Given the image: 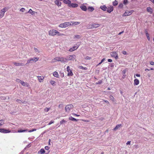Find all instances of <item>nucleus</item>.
I'll list each match as a JSON object with an SVG mask.
<instances>
[{"label": "nucleus", "mask_w": 154, "mask_h": 154, "mask_svg": "<svg viewBox=\"0 0 154 154\" xmlns=\"http://www.w3.org/2000/svg\"><path fill=\"white\" fill-rule=\"evenodd\" d=\"M39 58L38 57H34L33 58H31L28 60L27 62L26 65H28L30 63H32L33 62H35L38 60Z\"/></svg>", "instance_id": "f257e3e1"}, {"label": "nucleus", "mask_w": 154, "mask_h": 154, "mask_svg": "<svg viewBox=\"0 0 154 154\" xmlns=\"http://www.w3.org/2000/svg\"><path fill=\"white\" fill-rule=\"evenodd\" d=\"M70 25H71V23L70 22H66L60 24L59 25V27L62 28H66Z\"/></svg>", "instance_id": "f03ea898"}, {"label": "nucleus", "mask_w": 154, "mask_h": 154, "mask_svg": "<svg viewBox=\"0 0 154 154\" xmlns=\"http://www.w3.org/2000/svg\"><path fill=\"white\" fill-rule=\"evenodd\" d=\"M76 56L75 54H73L67 56L66 57L67 62L69 60L74 61L75 60Z\"/></svg>", "instance_id": "7ed1b4c3"}, {"label": "nucleus", "mask_w": 154, "mask_h": 154, "mask_svg": "<svg viewBox=\"0 0 154 154\" xmlns=\"http://www.w3.org/2000/svg\"><path fill=\"white\" fill-rule=\"evenodd\" d=\"M8 9L7 8L5 7L2 9L0 11V18H2L4 15L5 13L8 10Z\"/></svg>", "instance_id": "20e7f679"}, {"label": "nucleus", "mask_w": 154, "mask_h": 154, "mask_svg": "<svg viewBox=\"0 0 154 154\" xmlns=\"http://www.w3.org/2000/svg\"><path fill=\"white\" fill-rule=\"evenodd\" d=\"M80 45V42L77 43L75 45L72 47L70 48L69 50V51L70 52H72L75 50H76L78 49Z\"/></svg>", "instance_id": "39448f33"}, {"label": "nucleus", "mask_w": 154, "mask_h": 154, "mask_svg": "<svg viewBox=\"0 0 154 154\" xmlns=\"http://www.w3.org/2000/svg\"><path fill=\"white\" fill-rule=\"evenodd\" d=\"M73 107V106L72 104H70L66 106L65 108V110L66 112H69L71 109H72Z\"/></svg>", "instance_id": "423d86ee"}, {"label": "nucleus", "mask_w": 154, "mask_h": 154, "mask_svg": "<svg viewBox=\"0 0 154 154\" xmlns=\"http://www.w3.org/2000/svg\"><path fill=\"white\" fill-rule=\"evenodd\" d=\"M133 10L126 11L123 14V16H126L131 15L133 12Z\"/></svg>", "instance_id": "0eeeda50"}, {"label": "nucleus", "mask_w": 154, "mask_h": 154, "mask_svg": "<svg viewBox=\"0 0 154 154\" xmlns=\"http://www.w3.org/2000/svg\"><path fill=\"white\" fill-rule=\"evenodd\" d=\"M49 35L54 36L57 34V30L55 29L50 30L49 31Z\"/></svg>", "instance_id": "6e6552de"}, {"label": "nucleus", "mask_w": 154, "mask_h": 154, "mask_svg": "<svg viewBox=\"0 0 154 154\" xmlns=\"http://www.w3.org/2000/svg\"><path fill=\"white\" fill-rule=\"evenodd\" d=\"M67 71L68 72L67 75L68 76H71L73 75V74L71 70L70 69V67L69 66H68L66 68Z\"/></svg>", "instance_id": "1a4fd4ad"}, {"label": "nucleus", "mask_w": 154, "mask_h": 154, "mask_svg": "<svg viewBox=\"0 0 154 154\" xmlns=\"http://www.w3.org/2000/svg\"><path fill=\"white\" fill-rule=\"evenodd\" d=\"M0 132L4 134L8 133L11 132V131L4 128H0Z\"/></svg>", "instance_id": "9d476101"}, {"label": "nucleus", "mask_w": 154, "mask_h": 154, "mask_svg": "<svg viewBox=\"0 0 154 154\" xmlns=\"http://www.w3.org/2000/svg\"><path fill=\"white\" fill-rule=\"evenodd\" d=\"M60 57H56L51 60V62H55L56 61H60Z\"/></svg>", "instance_id": "9b49d317"}, {"label": "nucleus", "mask_w": 154, "mask_h": 154, "mask_svg": "<svg viewBox=\"0 0 154 154\" xmlns=\"http://www.w3.org/2000/svg\"><path fill=\"white\" fill-rule=\"evenodd\" d=\"M78 6V4H77L71 3L69 5V7L70 8H77Z\"/></svg>", "instance_id": "f8f14e48"}, {"label": "nucleus", "mask_w": 154, "mask_h": 154, "mask_svg": "<svg viewBox=\"0 0 154 154\" xmlns=\"http://www.w3.org/2000/svg\"><path fill=\"white\" fill-rule=\"evenodd\" d=\"M13 63L16 66H24V64L22 63L14 62Z\"/></svg>", "instance_id": "ddd939ff"}, {"label": "nucleus", "mask_w": 154, "mask_h": 154, "mask_svg": "<svg viewBox=\"0 0 154 154\" xmlns=\"http://www.w3.org/2000/svg\"><path fill=\"white\" fill-rule=\"evenodd\" d=\"M107 12L109 13H110L113 11V7L111 6L107 8Z\"/></svg>", "instance_id": "4468645a"}, {"label": "nucleus", "mask_w": 154, "mask_h": 154, "mask_svg": "<svg viewBox=\"0 0 154 154\" xmlns=\"http://www.w3.org/2000/svg\"><path fill=\"white\" fill-rule=\"evenodd\" d=\"M60 61L63 63L67 62L66 57L65 58L62 57H60Z\"/></svg>", "instance_id": "2eb2a0df"}, {"label": "nucleus", "mask_w": 154, "mask_h": 154, "mask_svg": "<svg viewBox=\"0 0 154 154\" xmlns=\"http://www.w3.org/2000/svg\"><path fill=\"white\" fill-rule=\"evenodd\" d=\"M55 3L58 7H60L61 6V2H60L58 0H56L55 1Z\"/></svg>", "instance_id": "dca6fc26"}, {"label": "nucleus", "mask_w": 154, "mask_h": 154, "mask_svg": "<svg viewBox=\"0 0 154 154\" xmlns=\"http://www.w3.org/2000/svg\"><path fill=\"white\" fill-rule=\"evenodd\" d=\"M70 22V23H71V25H77L80 23V22H79L71 21Z\"/></svg>", "instance_id": "f3484780"}, {"label": "nucleus", "mask_w": 154, "mask_h": 154, "mask_svg": "<svg viewBox=\"0 0 154 154\" xmlns=\"http://www.w3.org/2000/svg\"><path fill=\"white\" fill-rule=\"evenodd\" d=\"M100 26V24L98 23H94L91 24V26H92V29L93 28H97L98 27Z\"/></svg>", "instance_id": "a211bd4d"}, {"label": "nucleus", "mask_w": 154, "mask_h": 154, "mask_svg": "<svg viewBox=\"0 0 154 154\" xmlns=\"http://www.w3.org/2000/svg\"><path fill=\"white\" fill-rule=\"evenodd\" d=\"M100 8L104 11H106L107 9V7L105 5L100 6Z\"/></svg>", "instance_id": "6ab92c4d"}, {"label": "nucleus", "mask_w": 154, "mask_h": 154, "mask_svg": "<svg viewBox=\"0 0 154 154\" xmlns=\"http://www.w3.org/2000/svg\"><path fill=\"white\" fill-rule=\"evenodd\" d=\"M63 2L64 3L67 4L68 6L71 3V1L69 0H63Z\"/></svg>", "instance_id": "aec40b11"}, {"label": "nucleus", "mask_w": 154, "mask_h": 154, "mask_svg": "<svg viewBox=\"0 0 154 154\" xmlns=\"http://www.w3.org/2000/svg\"><path fill=\"white\" fill-rule=\"evenodd\" d=\"M139 81L137 79H135L134 80V85H137L139 84Z\"/></svg>", "instance_id": "412c9836"}, {"label": "nucleus", "mask_w": 154, "mask_h": 154, "mask_svg": "<svg viewBox=\"0 0 154 154\" xmlns=\"http://www.w3.org/2000/svg\"><path fill=\"white\" fill-rule=\"evenodd\" d=\"M37 77L38 78L39 81L40 82H42L43 81V79H44V77H43L41 76H38Z\"/></svg>", "instance_id": "4be33fe9"}, {"label": "nucleus", "mask_w": 154, "mask_h": 154, "mask_svg": "<svg viewBox=\"0 0 154 154\" xmlns=\"http://www.w3.org/2000/svg\"><path fill=\"white\" fill-rule=\"evenodd\" d=\"M147 11L149 12L150 14H151L152 13V10L151 8L150 7H148L146 8Z\"/></svg>", "instance_id": "5701e85b"}, {"label": "nucleus", "mask_w": 154, "mask_h": 154, "mask_svg": "<svg viewBox=\"0 0 154 154\" xmlns=\"http://www.w3.org/2000/svg\"><path fill=\"white\" fill-rule=\"evenodd\" d=\"M80 8L83 11H86L87 10L86 6L85 5H82L80 6Z\"/></svg>", "instance_id": "b1692460"}, {"label": "nucleus", "mask_w": 154, "mask_h": 154, "mask_svg": "<svg viewBox=\"0 0 154 154\" xmlns=\"http://www.w3.org/2000/svg\"><path fill=\"white\" fill-rule=\"evenodd\" d=\"M69 119L72 121L76 122L78 120V119H76L74 118L71 116L69 117Z\"/></svg>", "instance_id": "393cba45"}, {"label": "nucleus", "mask_w": 154, "mask_h": 154, "mask_svg": "<svg viewBox=\"0 0 154 154\" xmlns=\"http://www.w3.org/2000/svg\"><path fill=\"white\" fill-rule=\"evenodd\" d=\"M122 125L121 124H118L116 125V127L114 128L113 130L114 131H116Z\"/></svg>", "instance_id": "a878e982"}, {"label": "nucleus", "mask_w": 154, "mask_h": 154, "mask_svg": "<svg viewBox=\"0 0 154 154\" xmlns=\"http://www.w3.org/2000/svg\"><path fill=\"white\" fill-rule=\"evenodd\" d=\"M88 10L92 12L94 10V8L92 7H89L88 8Z\"/></svg>", "instance_id": "bb28decb"}, {"label": "nucleus", "mask_w": 154, "mask_h": 154, "mask_svg": "<svg viewBox=\"0 0 154 154\" xmlns=\"http://www.w3.org/2000/svg\"><path fill=\"white\" fill-rule=\"evenodd\" d=\"M28 131L27 130H19L17 131V132L21 133L24 132H27Z\"/></svg>", "instance_id": "cd10ccee"}, {"label": "nucleus", "mask_w": 154, "mask_h": 154, "mask_svg": "<svg viewBox=\"0 0 154 154\" xmlns=\"http://www.w3.org/2000/svg\"><path fill=\"white\" fill-rule=\"evenodd\" d=\"M53 75L57 78H58L59 76V75L58 73L56 72H54L53 73Z\"/></svg>", "instance_id": "c85d7f7f"}, {"label": "nucleus", "mask_w": 154, "mask_h": 154, "mask_svg": "<svg viewBox=\"0 0 154 154\" xmlns=\"http://www.w3.org/2000/svg\"><path fill=\"white\" fill-rule=\"evenodd\" d=\"M39 152H40L41 154H43L45 152V151L44 149H42L38 151V153Z\"/></svg>", "instance_id": "c756f323"}, {"label": "nucleus", "mask_w": 154, "mask_h": 154, "mask_svg": "<svg viewBox=\"0 0 154 154\" xmlns=\"http://www.w3.org/2000/svg\"><path fill=\"white\" fill-rule=\"evenodd\" d=\"M5 123V120L2 119L0 120V126L4 125Z\"/></svg>", "instance_id": "7c9ffc66"}, {"label": "nucleus", "mask_w": 154, "mask_h": 154, "mask_svg": "<svg viewBox=\"0 0 154 154\" xmlns=\"http://www.w3.org/2000/svg\"><path fill=\"white\" fill-rule=\"evenodd\" d=\"M110 99L112 100L113 102H114L115 101V99L113 96L110 95L109 97Z\"/></svg>", "instance_id": "2f4dec72"}, {"label": "nucleus", "mask_w": 154, "mask_h": 154, "mask_svg": "<svg viewBox=\"0 0 154 154\" xmlns=\"http://www.w3.org/2000/svg\"><path fill=\"white\" fill-rule=\"evenodd\" d=\"M20 83L21 85L24 86H26L27 85V84L26 83H25L23 81H21L20 82Z\"/></svg>", "instance_id": "473e14b6"}, {"label": "nucleus", "mask_w": 154, "mask_h": 154, "mask_svg": "<svg viewBox=\"0 0 154 154\" xmlns=\"http://www.w3.org/2000/svg\"><path fill=\"white\" fill-rule=\"evenodd\" d=\"M117 53L115 52H113L111 53V55L112 57H115Z\"/></svg>", "instance_id": "72a5a7b5"}, {"label": "nucleus", "mask_w": 154, "mask_h": 154, "mask_svg": "<svg viewBox=\"0 0 154 154\" xmlns=\"http://www.w3.org/2000/svg\"><path fill=\"white\" fill-rule=\"evenodd\" d=\"M79 68L80 69L85 70H87V67H84L82 66H79Z\"/></svg>", "instance_id": "f704fd0d"}, {"label": "nucleus", "mask_w": 154, "mask_h": 154, "mask_svg": "<svg viewBox=\"0 0 154 154\" xmlns=\"http://www.w3.org/2000/svg\"><path fill=\"white\" fill-rule=\"evenodd\" d=\"M28 12L31 14L32 15H33L34 14L35 12L33 11L31 9H30L29 10Z\"/></svg>", "instance_id": "c9c22d12"}, {"label": "nucleus", "mask_w": 154, "mask_h": 154, "mask_svg": "<svg viewBox=\"0 0 154 154\" xmlns=\"http://www.w3.org/2000/svg\"><path fill=\"white\" fill-rule=\"evenodd\" d=\"M118 2L116 0H115V1H114L112 2V5H113L115 6L117 5L118 4Z\"/></svg>", "instance_id": "e433bc0d"}, {"label": "nucleus", "mask_w": 154, "mask_h": 154, "mask_svg": "<svg viewBox=\"0 0 154 154\" xmlns=\"http://www.w3.org/2000/svg\"><path fill=\"white\" fill-rule=\"evenodd\" d=\"M57 34L58 35L60 36V35H64V34L63 33H60L59 32H58L57 30Z\"/></svg>", "instance_id": "4c0bfd02"}, {"label": "nucleus", "mask_w": 154, "mask_h": 154, "mask_svg": "<svg viewBox=\"0 0 154 154\" xmlns=\"http://www.w3.org/2000/svg\"><path fill=\"white\" fill-rule=\"evenodd\" d=\"M105 60V58H103V59H102L101 62L99 63L97 65V66H98V65L101 64Z\"/></svg>", "instance_id": "58836bf2"}, {"label": "nucleus", "mask_w": 154, "mask_h": 154, "mask_svg": "<svg viewBox=\"0 0 154 154\" xmlns=\"http://www.w3.org/2000/svg\"><path fill=\"white\" fill-rule=\"evenodd\" d=\"M87 28L88 29H92V26H91V24H88L87 26Z\"/></svg>", "instance_id": "ea45409f"}, {"label": "nucleus", "mask_w": 154, "mask_h": 154, "mask_svg": "<svg viewBox=\"0 0 154 154\" xmlns=\"http://www.w3.org/2000/svg\"><path fill=\"white\" fill-rule=\"evenodd\" d=\"M75 38L79 39L81 38V37L80 35H75Z\"/></svg>", "instance_id": "a19ab883"}, {"label": "nucleus", "mask_w": 154, "mask_h": 154, "mask_svg": "<svg viewBox=\"0 0 154 154\" xmlns=\"http://www.w3.org/2000/svg\"><path fill=\"white\" fill-rule=\"evenodd\" d=\"M31 146V143H29L25 147L24 149H26L27 148H29Z\"/></svg>", "instance_id": "79ce46f5"}, {"label": "nucleus", "mask_w": 154, "mask_h": 154, "mask_svg": "<svg viewBox=\"0 0 154 154\" xmlns=\"http://www.w3.org/2000/svg\"><path fill=\"white\" fill-rule=\"evenodd\" d=\"M50 83L53 85H54L55 84V82L53 81H51L50 82Z\"/></svg>", "instance_id": "37998d69"}, {"label": "nucleus", "mask_w": 154, "mask_h": 154, "mask_svg": "<svg viewBox=\"0 0 154 154\" xmlns=\"http://www.w3.org/2000/svg\"><path fill=\"white\" fill-rule=\"evenodd\" d=\"M36 129L34 128V129H32V130H30L29 131H28V132H32L36 131Z\"/></svg>", "instance_id": "c03bdc74"}, {"label": "nucleus", "mask_w": 154, "mask_h": 154, "mask_svg": "<svg viewBox=\"0 0 154 154\" xmlns=\"http://www.w3.org/2000/svg\"><path fill=\"white\" fill-rule=\"evenodd\" d=\"M17 102H18V103H22V101L20 100H19V99H17L16 100V101Z\"/></svg>", "instance_id": "a18cd8bd"}, {"label": "nucleus", "mask_w": 154, "mask_h": 154, "mask_svg": "<svg viewBox=\"0 0 154 154\" xmlns=\"http://www.w3.org/2000/svg\"><path fill=\"white\" fill-rule=\"evenodd\" d=\"M102 83V80H100L98 82L96 83V84H101Z\"/></svg>", "instance_id": "49530a36"}, {"label": "nucleus", "mask_w": 154, "mask_h": 154, "mask_svg": "<svg viewBox=\"0 0 154 154\" xmlns=\"http://www.w3.org/2000/svg\"><path fill=\"white\" fill-rule=\"evenodd\" d=\"M128 2V1L127 0H124L123 1V4L125 5H126Z\"/></svg>", "instance_id": "de8ad7c7"}, {"label": "nucleus", "mask_w": 154, "mask_h": 154, "mask_svg": "<svg viewBox=\"0 0 154 154\" xmlns=\"http://www.w3.org/2000/svg\"><path fill=\"white\" fill-rule=\"evenodd\" d=\"M45 149L46 150H48L49 149V147L48 146H46L45 147Z\"/></svg>", "instance_id": "09e8293b"}, {"label": "nucleus", "mask_w": 154, "mask_h": 154, "mask_svg": "<svg viewBox=\"0 0 154 154\" xmlns=\"http://www.w3.org/2000/svg\"><path fill=\"white\" fill-rule=\"evenodd\" d=\"M126 72V69H124L122 71V74L124 75L125 73Z\"/></svg>", "instance_id": "8fccbe9b"}, {"label": "nucleus", "mask_w": 154, "mask_h": 154, "mask_svg": "<svg viewBox=\"0 0 154 154\" xmlns=\"http://www.w3.org/2000/svg\"><path fill=\"white\" fill-rule=\"evenodd\" d=\"M86 60H90L91 59V57L89 56H86L85 58Z\"/></svg>", "instance_id": "3c124183"}, {"label": "nucleus", "mask_w": 154, "mask_h": 154, "mask_svg": "<svg viewBox=\"0 0 154 154\" xmlns=\"http://www.w3.org/2000/svg\"><path fill=\"white\" fill-rule=\"evenodd\" d=\"M25 10V9L24 8H22L20 10V11L22 12H23Z\"/></svg>", "instance_id": "603ef678"}, {"label": "nucleus", "mask_w": 154, "mask_h": 154, "mask_svg": "<svg viewBox=\"0 0 154 154\" xmlns=\"http://www.w3.org/2000/svg\"><path fill=\"white\" fill-rule=\"evenodd\" d=\"M123 6V4L122 3H121L119 5V7L122 8Z\"/></svg>", "instance_id": "864d4df0"}, {"label": "nucleus", "mask_w": 154, "mask_h": 154, "mask_svg": "<svg viewBox=\"0 0 154 154\" xmlns=\"http://www.w3.org/2000/svg\"><path fill=\"white\" fill-rule=\"evenodd\" d=\"M65 122V121L63 119L60 121V124H62Z\"/></svg>", "instance_id": "5fc2aeb1"}, {"label": "nucleus", "mask_w": 154, "mask_h": 154, "mask_svg": "<svg viewBox=\"0 0 154 154\" xmlns=\"http://www.w3.org/2000/svg\"><path fill=\"white\" fill-rule=\"evenodd\" d=\"M16 81L17 82H21V80L20 79H16Z\"/></svg>", "instance_id": "6e6d98bb"}, {"label": "nucleus", "mask_w": 154, "mask_h": 154, "mask_svg": "<svg viewBox=\"0 0 154 154\" xmlns=\"http://www.w3.org/2000/svg\"><path fill=\"white\" fill-rule=\"evenodd\" d=\"M72 115L74 116H80V115H77V114H76L75 113H73L72 114Z\"/></svg>", "instance_id": "4d7b16f0"}, {"label": "nucleus", "mask_w": 154, "mask_h": 154, "mask_svg": "<svg viewBox=\"0 0 154 154\" xmlns=\"http://www.w3.org/2000/svg\"><path fill=\"white\" fill-rule=\"evenodd\" d=\"M49 108H46L45 109V111L46 112H48L49 111Z\"/></svg>", "instance_id": "13d9d810"}, {"label": "nucleus", "mask_w": 154, "mask_h": 154, "mask_svg": "<svg viewBox=\"0 0 154 154\" xmlns=\"http://www.w3.org/2000/svg\"><path fill=\"white\" fill-rule=\"evenodd\" d=\"M122 53L124 55H126L127 54L126 52L125 51H122Z\"/></svg>", "instance_id": "bf43d9fd"}, {"label": "nucleus", "mask_w": 154, "mask_h": 154, "mask_svg": "<svg viewBox=\"0 0 154 154\" xmlns=\"http://www.w3.org/2000/svg\"><path fill=\"white\" fill-rule=\"evenodd\" d=\"M54 123V121H51L48 124V125H50L52 123Z\"/></svg>", "instance_id": "052dcab7"}, {"label": "nucleus", "mask_w": 154, "mask_h": 154, "mask_svg": "<svg viewBox=\"0 0 154 154\" xmlns=\"http://www.w3.org/2000/svg\"><path fill=\"white\" fill-rule=\"evenodd\" d=\"M150 63L151 65H154V62L153 61H151L150 62Z\"/></svg>", "instance_id": "680f3d73"}, {"label": "nucleus", "mask_w": 154, "mask_h": 154, "mask_svg": "<svg viewBox=\"0 0 154 154\" xmlns=\"http://www.w3.org/2000/svg\"><path fill=\"white\" fill-rule=\"evenodd\" d=\"M108 61L109 62H112V60L111 59H108Z\"/></svg>", "instance_id": "e2e57ef3"}, {"label": "nucleus", "mask_w": 154, "mask_h": 154, "mask_svg": "<svg viewBox=\"0 0 154 154\" xmlns=\"http://www.w3.org/2000/svg\"><path fill=\"white\" fill-rule=\"evenodd\" d=\"M131 143V141H128L127 143L126 144L127 145H130Z\"/></svg>", "instance_id": "0e129e2a"}, {"label": "nucleus", "mask_w": 154, "mask_h": 154, "mask_svg": "<svg viewBox=\"0 0 154 154\" xmlns=\"http://www.w3.org/2000/svg\"><path fill=\"white\" fill-rule=\"evenodd\" d=\"M34 50L36 52H37L38 51V50L37 48H34Z\"/></svg>", "instance_id": "69168bd1"}, {"label": "nucleus", "mask_w": 154, "mask_h": 154, "mask_svg": "<svg viewBox=\"0 0 154 154\" xmlns=\"http://www.w3.org/2000/svg\"><path fill=\"white\" fill-rule=\"evenodd\" d=\"M115 57V58H116V59H117L118 58V55L117 54L115 57Z\"/></svg>", "instance_id": "338daca9"}, {"label": "nucleus", "mask_w": 154, "mask_h": 154, "mask_svg": "<svg viewBox=\"0 0 154 154\" xmlns=\"http://www.w3.org/2000/svg\"><path fill=\"white\" fill-rule=\"evenodd\" d=\"M104 101L106 103H108V104H109V102L108 101V100H104Z\"/></svg>", "instance_id": "774afa93"}]
</instances>
